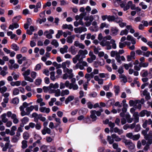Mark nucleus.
<instances>
[{
    "label": "nucleus",
    "mask_w": 152,
    "mask_h": 152,
    "mask_svg": "<svg viewBox=\"0 0 152 152\" xmlns=\"http://www.w3.org/2000/svg\"><path fill=\"white\" fill-rule=\"evenodd\" d=\"M118 73L120 74H121L124 72V71L122 66H121L119 68L118 70Z\"/></svg>",
    "instance_id": "nucleus-51"
},
{
    "label": "nucleus",
    "mask_w": 152,
    "mask_h": 152,
    "mask_svg": "<svg viewBox=\"0 0 152 152\" xmlns=\"http://www.w3.org/2000/svg\"><path fill=\"white\" fill-rule=\"evenodd\" d=\"M8 73V72H7L5 71L4 70H2L0 72V74L2 76L4 77Z\"/></svg>",
    "instance_id": "nucleus-38"
},
{
    "label": "nucleus",
    "mask_w": 152,
    "mask_h": 152,
    "mask_svg": "<svg viewBox=\"0 0 152 152\" xmlns=\"http://www.w3.org/2000/svg\"><path fill=\"white\" fill-rule=\"evenodd\" d=\"M115 20V17L113 15H109L108 17L107 20L108 21H114Z\"/></svg>",
    "instance_id": "nucleus-22"
},
{
    "label": "nucleus",
    "mask_w": 152,
    "mask_h": 152,
    "mask_svg": "<svg viewBox=\"0 0 152 152\" xmlns=\"http://www.w3.org/2000/svg\"><path fill=\"white\" fill-rule=\"evenodd\" d=\"M133 135L132 133H129L126 134V136L131 139H132Z\"/></svg>",
    "instance_id": "nucleus-60"
},
{
    "label": "nucleus",
    "mask_w": 152,
    "mask_h": 152,
    "mask_svg": "<svg viewBox=\"0 0 152 152\" xmlns=\"http://www.w3.org/2000/svg\"><path fill=\"white\" fill-rule=\"evenodd\" d=\"M74 99V97L73 96H69L66 99L65 103L67 104L70 101H72Z\"/></svg>",
    "instance_id": "nucleus-5"
},
{
    "label": "nucleus",
    "mask_w": 152,
    "mask_h": 152,
    "mask_svg": "<svg viewBox=\"0 0 152 152\" xmlns=\"http://www.w3.org/2000/svg\"><path fill=\"white\" fill-rule=\"evenodd\" d=\"M114 88L115 89L114 90V92L115 94V95H118V94L120 91V87L118 86H115Z\"/></svg>",
    "instance_id": "nucleus-14"
},
{
    "label": "nucleus",
    "mask_w": 152,
    "mask_h": 152,
    "mask_svg": "<svg viewBox=\"0 0 152 152\" xmlns=\"http://www.w3.org/2000/svg\"><path fill=\"white\" fill-rule=\"evenodd\" d=\"M6 113H4L1 116L2 121L4 123H6L8 120L7 118L6 117Z\"/></svg>",
    "instance_id": "nucleus-9"
},
{
    "label": "nucleus",
    "mask_w": 152,
    "mask_h": 152,
    "mask_svg": "<svg viewBox=\"0 0 152 152\" xmlns=\"http://www.w3.org/2000/svg\"><path fill=\"white\" fill-rule=\"evenodd\" d=\"M119 30L116 27H111L110 29V34L113 36L117 35Z\"/></svg>",
    "instance_id": "nucleus-2"
},
{
    "label": "nucleus",
    "mask_w": 152,
    "mask_h": 152,
    "mask_svg": "<svg viewBox=\"0 0 152 152\" xmlns=\"http://www.w3.org/2000/svg\"><path fill=\"white\" fill-rule=\"evenodd\" d=\"M120 57H121L120 55L118 53H117L116 55L115 59L118 62L120 63V64H121V61L120 59Z\"/></svg>",
    "instance_id": "nucleus-28"
},
{
    "label": "nucleus",
    "mask_w": 152,
    "mask_h": 152,
    "mask_svg": "<svg viewBox=\"0 0 152 152\" xmlns=\"http://www.w3.org/2000/svg\"><path fill=\"white\" fill-rule=\"evenodd\" d=\"M12 48L15 51H17V50H18V48L16 44H12Z\"/></svg>",
    "instance_id": "nucleus-48"
},
{
    "label": "nucleus",
    "mask_w": 152,
    "mask_h": 152,
    "mask_svg": "<svg viewBox=\"0 0 152 152\" xmlns=\"http://www.w3.org/2000/svg\"><path fill=\"white\" fill-rule=\"evenodd\" d=\"M83 121L85 123H90L91 122V120L89 117L84 118V119H83Z\"/></svg>",
    "instance_id": "nucleus-31"
},
{
    "label": "nucleus",
    "mask_w": 152,
    "mask_h": 152,
    "mask_svg": "<svg viewBox=\"0 0 152 152\" xmlns=\"http://www.w3.org/2000/svg\"><path fill=\"white\" fill-rule=\"evenodd\" d=\"M20 111H21V115L22 116H24L25 115H29V113H28L26 112L24 110V109L23 108V107L20 106Z\"/></svg>",
    "instance_id": "nucleus-7"
},
{
    "label": "nucleus",
    "mask_w": 152,
    "mask_h": 152,
    "mask_svg": "<svg viewBox=\"0 0 152 152\" xmlns=\"http://www.w3.org/2000/svg\"><path fill=\"white\" fill-rule=\"evenodd\" d=\"M29 137V134L27 132H24L23 134V137L25 140H28Z\"/></svg>",
    "instance_id": "nucleus-17"
},
{
    "label": "nucleus",
    "mask_w": 152,
    "mask_h": 152,
    "mask_svg": "<svg viewBox=\"0 0 152 152\" xmlns=\"http://www.w3.org/2000/svg\"><path fill=\"white\" fill-rule=\"evenodd\" d=\"M42 137L39 135L37 134H35L34 135V139L35 140L40 139Z\"/></svg>",
    "instance_id": "nucleus-53"
},
{
    "label": "nucleus",
    "mask_w": 152,
    "mask_h": 152,
    "mask_svg": "<svg viewBox=\"0 0 152 152\" xmlns=\"http://www.w3.org/2000/svg\"><path fill=\"white\" fill-rule=\"evenodd\" d=\"M140 137V135L139 134L135 135L133 136L132 139L134 140H137L139 139Z\"/></svg>",
    "instance_id": "nucleus-26"
},
{
    "label": "nucleus",
    "mask_w": 152,
    "mask_h": 152,
    "mask_svg": "<svg viewBox=\"0 0 152 152\" xmlns=\"http://www.w3.org/2000/svg\"><path fill=\"white\" fill-rule=\"evenodd\" d=\"M23 14L25 15H26L29 13V11L27 9L24 10H23Z\"/></svg>",
    "instance_id": "nucleus-57"
},
{
    "label": "nucleus",
    "mask_w": 152,
    "mask_h": 152,
    "mask_svg": "<svg viewBox=\"0 0 152 152\" xmlns=\"http://www.w3.org/2000/svg\"><path fill=\"white\" fill-rule=\"evenodd\" d=\"M134 129V131L135 132H138L140 131V129L141 127L140 124H137L136 126H135Z\"/></svg>",
    "instance_id": "nucleus-25"
},
{
    "label": "nucleus",
    "mask_w": 152,
    "mask_h": 152,
    "mask_svg": "<svg viewBox=\"0 0 152 152\" xmlns=\"http://www.w3.org/2000/svg\"><path fill=\"white\" fill-rule=\"evenodd\" d=\"M10 2L11 3H13L14 5H16L18 2V0H10Z\"/></svg>",
    "instance_id": "nucleus-56"
},
{
    "label": "nucleus",
    "mask_w": 152,
    "mask_h": 152,
    "mask_svg": "<svg viewBox=\"0 0 152 152\" xmlns=\"http://www.w3.org/2000/svg\"><path fill=\"white\" fill-rule=\"evenodd\" d=\"M27 49L26 47H23L21 50V52L23 53H24L27 52Z\"/></svg>",
    "instance_id": "nucleus-59"
},
{
    "label": "nucleus",
    "mask_w": 152,
    "mask_h": 152,
    "mask_svg": "<svg viewBox=\"0 0 152 152\" xmlns=\"http://www.w3.org/2000/svg\"><path fill=\"white\" fill-rule=\"evenodd\" d=\"M146 110H142L139 113V115L140 117H143L145 115Z\"/></svg>",
    "instance_id": "nucleus-30"
},
{
    "label": "nucleus",
    "mask_w": 152,
    "mask_h": 152,
    "mask_svg": "<svg viewBox=\"0 0 152 152\" xmlns=\"http://www.w3.org/2000/svg\"><path fill=\"white\" fill-rule=\"evenodd\" d=\"M42 79L41 78L37 79L35 80V84L36 85L39 86L40 85L42 82Z\"/></svg>",
    "instance_id": "nucleus-23"
},
{
    "label": "nucleus",
    "mask_w": 152,
    "mask_h": 152,
    "mask_svg": "<svg viewBox=\"0 0 152 152\" xmlns=\"http://www.w3.org/2000/svg\"><path fill=\"white\" fill-rule=\"evenodd\" d=\"M130 140H127L125 139H123L122 140V142L125 144L126 145H127L129 144V142L130 141Z\"/></svg>",
    "instance_id": "nucleus-39"
},
{
    "label": "nucleus",
    "mask_w": 152,
    "mask_h": 152,
    "mask_svg": "<svg viewBox=\"0 0 152 152\" xmlns=\"http://www.w3.org/2000/svg\"><path fill=\"white\" fill-rule=\"evenodd\" d=\"M151 52L149 51H148L146 53L145 52H144L143 55L144 56H145L147 57H148L149 56Z\"/></svg>",
    "instance_id": "nucleus-58"
},
{
    "label": "nucleus",
    "mask_w": 152,
    "mask_h": 152,
    "mask_svg": "<svg viewBox=\"0 0 152 152\" xmlns=\"http://www.w3.org/2000/svg\"><path fill=\"white\" fill-rule=\"evenodd\" d=\"M43 91L45 93H47L48 91H49L50 89L49 87H46V86H44L43 87Z\"/></svg>",
    "instance_id": "nucleus-46"
},
{
    "label": "nucleus",
    "mask_w": 152,
    "mask_h": 152,
    "mask_svg": "<svg viewBox=\"0 0 152 152\" xmlns=\"http://www.w3.org/2000/svg\"><path fill=\"white\" fill-rule=\"evenodd\" d=\"M17 137H18V133H17V135H16V136H14L13 139H12V140L14 142H17L18 141V138Z\"/></svg>",
    "instance_id": "nucleus-41"
},
{
    "label": "nucleus",
    "mask_w": 152,
    "mask_h": 152,
    "mask_svg": "<svg viewBox=\"0 0 152 152\" xmlns=\"http://www.w3.org/2000/svg\"><path fill=\"white\" fill-rule=\"evenodd\" d=\"M97 95V93L96 92L93 91L88 94V96L90 97H95Z\"/></svg>",
    "instance_id": "nucleus-24"
},
{
    "label": "nucleus",
    "mask_w": 152,
    "mask_h": 152,
    "mask_svg": "<svg viewBox=\"0 0 152 152\" xmlns=\"http://www.w3.org/2000/svg\"><path fill=\"white\" fill-rule=\"evenodd\" d=\"M128 148L129 150L131 151H132V150H134L135 147L134 145L132 142L131 140L129 142V144L127 145Z\"/></svg>",
    "instance_id": "nucleus-4"
},
{
    "label": "nucleus",
    "mask_w": 152,
    "mask_h": 152,
    "mask_svg": "<svg viewBox=\"0 0 152 152\" xmlns=\"http://www.w3.org/2000/svg\"><path fill=\"white\" fill-rule=\"evenodd\" d=\"M148 63H142L141 62L139 66L140 67H147L148 66Z\"/></svg>",
    "instance_id": "nucleus-27"
},
{
    "label": "nucleus",
    "mask_w": 152,
    "mask_h": 152,
    "mask_svg": "<svg viewBox=\"0 0 152 152\" xmlns=\"http://www.w3.org/2000/svg\"><path fill=\"white\" fill-rule=\"evenodd\" d=\"M90 117L92 119V121H96L97 118L95 115H90Z\"/></svg>",
    "instance_id": "nucleus-40"
},
{
    "label": "nucleus",
    "mask_w": 152,
    "mask_h": 152,
    "mask_svg": "<svg viewBox=\"0 0 152 152\" xmlns=\"http://www.w3.org/2000/svg\"><path fill=\"white\" fill-rule=\"evenodd\" d=\"M32 23V20L30 18H27L26 23L28 24L29 25L31 24Z\"/></svg>",
    "instance_id": "nucleus-64"
},
{
    "label": "nucleus",
    "mask_w": 152,
    "mask_h": 152,
    "mask_svg": "<svg viewBox=\"0 0 152 152\" xmlns=\"http://www.w3.org/2000/svg\"><path fill=\"white\" fill-rule=\"evenodd\" d=\"M86 15V12H83L82 13H81L80 15L79 16L80 18V19H83L84 16H85Z\"/></svg>",
    "instance_id": "nucleus-54"
},
{
    "label": "nucleus",
    "mask_w": 152,
    "mask_h": 152,
    "mask_svg": "<svg viewBox=\"0 0 152 152\" xmlns=\"http://www.w3.org/2000/svg\"><path fill=\"white\" fill-rule=\"evenodd\" d=\"M12 103L15 104H17L19 102L18 99L17 98H15L12 100Z\"/></svg>",
    "instance_id": "nucleus-42"
},
{
    "label": "nucleus",
    "mask_w": 152,
    "mask_h": 152,
    "mask_svg": "<svg viewBox=\"0 0 152 152\" xmlns=\"http://www.w3.org/2000/svg\"><path fill=\"white\" fill-rule=\"evenodd\" d=\"M30 70L29 69H27L26 71L23 72L22 73V75L24 76V77L27 76L30 73Z\"/></svg>",
    "instance_id": "nucleus-20"
},
{
    "label": "nucleus",
    "mask_w": 152,
    "mask_h": 152,
    "mask_svg": "<svg viewBox=\"0 0 152 152\" xmlns=\"http://www.w3.org/2000/svg\"><path fill=\"white\" fill-rule=\"evenodd\" d=\"M117 53H118L117 51H112L110 53L111 56L112 57H114L115 56H116Z\"/></svg>",
    "instance_id": "nucleus-34"
},
{
    "label": "nucleus",
    "mask_w": 152,
    "mask_h": 152,
    "mask_svg": "<svg viewBox=\"0 0 152 152\" xmlns=\"http://www.w3.org/2000/svg\"><path fill=\"white\" fill-rule=\"evenodd\" d=\"M21 121L22 123L26 124L28 121L29 118L27 117H25L21 120Z\"/></svg>",
    "instance_id": "nucleus-21"
},
{
    "label": "nucleus",
    "mask_w": 152,
    "mask_h": 152,
    "mask_svg": "<svg viewBox=\"0 0 152 152\" xmlns=\"http://www.w3.org/2000/svg\"><path fill=\"white\" fill-rule=\"evenodd\" d=\"M57 115L59 117H61L63 115V113L61 111H59L57 112Z\"/></svg>",
    "instance_id": "nucleus-62"
},
{
    "label": "nucleus",
    "mask_w": 152,
    "mask_h": 152,
    "mask_svg": "<svg viewBox=\"0 0 152 152\" xmlns=\"http://www.w3.org/2000/svg\"><path fill=\"white\" fill-rule=\"evenodd\" d=\"M78 111V110L76 109L72 111L71 113V115L73 116L75 115L77 113Z\"/></svg>",
    "instance_id": "nucleus-63"
},
{
    "label": "nucleus",
    "mask_w": 152,
    "mask_h": 152,
    "mask_svg": "<svg viewBox=\"0 0 152 152\" xmlns=\"http://www.w3.org/2000/svg\"><path fill=\"white\" fill-rule=\"evenodd\" d=\"M109 126L111 128H113L115 126V124L114 123H113L110 121L108 124Z\"/></svg>",
    "instance_id": "nucleus-52"
},
{
    "label": "nucleus",
    "mask_w": 152,
    "mask_h": 152,
    "mask_svg": "<svg viewBox=\"0 0 152 152\" xmlns=\"http://www.w3.org/2000/svg\"><path fill=\"white\" fill-rule=\"evenodd\" d=\"M7 88L5 86H4L2 88H0V91L1 93H3L7 90Z\"/></svg>",
    "instance_id": "nucleus-36"
},
{
    "label": "nucleus",
    "mask_w": 152,
    "mask_h": 152,
    "mask_svg": "<svg viewBox=\"0 0 152 152\" xmlns=\"http://www.w3.org/2000/svg\"><path fill=\"white\" fill-rule=\"evenodd\" d=\"M36 75L37 73L36 72L34 71H32L31 72V77L33 79H35L36 78Z\"/></svg>",
    "instance_id": "nucleus-45"
},
{
    "label": "nucleus",
    "mask_w": 152,
    "mask_h": 152,
    "mask_svg": "<svg viewBox=\"0 0 152 152\" xmlns=\"http://www.w3.org/2000/svg\"><path fill=\"white\" fill-rule=\"evenodd\" d=\"M75 37V36L74 35L68 36L67 38V42L68 43H72L73 42L72 39H74Z\"/></svg>",
    "instance_id": "nucleus-8"
},
{
    "label": "nucleus",
    "mask_w": 152,
    "mask_h": 152,
    "mask_svg": "<svg viewBox=\"0 0 152 152\" xmlns=\"http://www.w3.org/2000/svg\"><path fill=\"white\" fill-rule=\"evenodd\" d=\"M34 109V106L33 105H31L30 107H27L26 109L27 112L30 114V112L33 110Z\"/></svg>",
    "instance_id": "nucleus-16"
},
{
    "label": "nucleus",
    "mask_w": 152,
    "mask_h": 152,
    "mask_svg": "<svg viewBox=\"0 0 152 152\" xmlns=\"http://www.w3.org/2000/svg\"><path fill=\"white\" fill-rule=\"evenodd\" d=\"M126 46L125 44L124 43L120 42L119 43V47L120 48H123Z\"/></svg>",
    "instance_id": "nucleus-55"
},
{
    "label": "nucleus",
    "mask_w": 152,
    "mask_h": 152,
    "mask_svg": "<svg viewBox=\"0 0 152 152\" xmlns=\"http://www.w3.org/2000/svg\"><path fill=\"white\" fill-rule=\"evenodd\" d=\"M51 44L55 46L56 48H57L58 46V43L56 39H53L51 42Z\"/></svg>",
    "instance_id": "nucleus-18"
},
{
    "label": "nucleus",
    "mask_w": 152,
    "mask_h": 152,
    "mask_svg": "<svg viewBox=\"0 0 152 152\" xmlns=\"http://www.w3.org/2000/svg\"><path fill=\"white\" fill-rule=\"evenodd\" d=\"M129 104L130 107H132L133 106H135L134 102L133 100H129Z\"/></svg>",
    "instance_id": "nucleus-50"
},
{
    "label": "nucleus",
    "mask_w": 152,
    "mask_h": 152,
    "mask_svg": "<svg viewBox=\"0 0 152 152\" xmlns=\"http://www.w3.org/2000/svg\"><path fill=\"white\" fill-rule=\"evenodd\" d=\"M58 85L57 83H56L54 85L53 83H50L49 85V88H54L55 89L57 88L58 87Z\"/></svg>",
    "instance_id": "nucleus-11"
},
{
    "label": "nucleus",
    "mask_w": 152,
    "mask_h": 152,
    "mask_svg": "<svg viewBox=\"0 0 152 152\" xmlns=\"http://www.w3.org/2000/svg\"><path fill=\"white\" fill-rule=\"evenodd\" d=\"M19 92V90L18 88H15L14 89L13 91V94L14 95H18Z\"/></svg>",
    "instance_id": "nucleus-44"
},
{
    "label": "nucleus",
    "mask_w": 152,
    "mask_h": 152,
    "mask_svg": "<svg viewBox=\"0 0 152 152\" xmlns=\"http://www.w3.org/2000/svg\"><path fill=\"white\" fill-rule=\"evenodd\" d=\"M24 77L25 79L27 81L30 82H33V80L29 76H27Z\"/></svg>",
    "instance_id": "nucleus-35"
},
{
    "label": "nucleus",
    "mask_w": 152,
    "mask_h": 152,
    "mask_svg": "<svg viewBox=\"0 0 152 152\" xmlns=\"http://www.w3.org/2000/svg\"><path fill=\"white\" fill-rule=\"evenodd\" d=\"M112 138L114 139L116 142H119L121 140V139L117 136L115 134H113L111 135Z\"/></svg>",
    "instance_id": "nucleus-6"
},
{
    "label": "nucleus",
    "mask_w": 152,
    "mask_h": 152,
    "mask_svg": "<svg viewBox=\"0 0 152 152\" xmlns=\"http://www.w3.org/2000/svg\"><path fill=\"white\" fill-rule=\"evenodd\" d=\"M111 138H112V137H110L109 136H107V140L109 142V144H113L114 141V139L113 138L112 139Z\"/></svg>",
    "instance_id": "nucleus-19"
},
{
    "label": "nucleus",
    "mask_w": 152,
    "mask_h": 152,
    "mask_svg": "<svg viewBox=\"0 0 152 152\" xmlns=\"http://www.w3.org/2000/svg\"><path fill=\"white\" fill-rule=\"evenodd\" d=\"M11 118L13 120V122L15 124L18 123V120L16 118V116L14 114H12L11 117Z\"/></svg>",
    "instance_id": "nucleus-13"
},
{
    "label": "nucleus",
    "mask_w": 152,
    "mask_h": 152,
    "mask_svg": "<svg viewBox=\"0 0 152 152\" xmlns=\"http://www.w3.org/2000/svg\"><path fill=\"white\" fill-rule=\"evenodd\" d=\"M10 84L12 86H19V81H17L16 82H12L10 83Z\"/></svg>",
    "instance_id": "nucleus-32"
},
{
    "label": "nucleus",
    "mask_w": 152,
    "mask_h": 152,
    "mask_svg": "<svg viewBox=\"0 0 152 152\" xmlns=\"http://www.w3.org/2000/svg\"><path fill=\"white\" fill-rule=\"evenodd\" d=\"M122 21L123 20L121 18H118V16H117V17L116 18H115V20L114 21L117 23H119Z\"/></svg>",
    "instance_id": "nucleus-33"
},
{
    "label": "nucleus",
    "mask_w": 152,
    "mask_h": 152,
    "mask_svg": "<svg viewBox=\"0 0 152 152\" xmlns=\"http://www.w3.org/2000/svg\"><path fill=\"white\" fill-rule=\"evenodd\" d=\"M87 104L88 106V107L90 109H91L92 108L93 105L91 104V102H89L87 103Z\"/></svg>",
    "instance_id": "nucleus-47"
},
{
    "label": "nucleus",
    "mask_w": 152,
    "mask_h": 152,
    "mask_svg": "<svg viewBox=\"0 0 152 152\" xmlns=\"http://www.w3.org/2000/svg\"><path fill=\"white\" fill-rule=\"evenodd\" d=\"M128 30L126 29H125V30H122L121 31L120 35H123L124 34L126 35L128 34Z\"/></svg>",
    "instance_id": "nucleus-29"
},
{
    "label": "nucleus",
    "mask_w": 152,
    "mask_h": 152,
    "mask_svg": "<svg viewBox=\"0 0 152 152\" xmlns=\"http://www.w3.org/2000/svg\"><path fill=\"white\" fill-rule=\"evenodd\" d=\"M69 93V91L68 89H66L65 90H62L61 93V95L63 96L65 95H68Z\"/></svg>",
    "instance_id": "nucleus-12"
},
{
    "label": "nucleus",
    "mask_w": 152,
    "mask_h": 152,
    "mask_svg": "<svg viewBox=\"0 0 152 152\" xmlns=\"http://www.w3.org/2000/svg\"><path fill=\"white\" fill-rule=\"evenodd\" d=\"M78 54H80L82 55L81 58H85L86 57L85 55L87 54H88V51L86 50H80L78 52Z\"/></svg>",
    "instance_id": "nucleus-3"
},
{
    "label": "nucleus",
    "mask_w": 152,
    "mask_h": 152,
    "mask_svg": "<svg viewBox=\"0 0 152 152\" xmlns=\"http://www.w3.org/2000/svg\"><path fill=\"white\" fill-rule=\"evenodd\" d=\"M148 123V120H145L142 125V126L144 128H146Z\"/></svg>",
    "instance_id": "nucleus-61"
},
{
    "label": "nucleus",
    "mask_w": 152,
    "mask_h": 152,
    "mask_svg": "<svg viewBox=\"0 0 152 152\" xmlns=\"http://www.w3.org/2000/svg\"><path fill=\"white\" fill-rule=\"evenodd\" d=\"M41 65L40 64H38L35 66L34 70L35 71L39 70L41 69Z\"/></svg>",
    "instance_id": "nucleus-37"
},
{
    "label": "nucleus",
    "mask_w": 152,
    "mask_h": 152,
    "mask_svg": "<svg viewBox=\"0 0 152 152\" xmlns=\"http://www.w3.org/2000/svg\"><path fill=\"white\" fill-rule=\"evenodd\" d=\"M27 141L26 140H23L22 142V148L23 149H25L27 147Z\"/></svg>",
    "instance_id": "nucleus-15"
},
{
    "label": "nucleus",
    "mask_w": 152,
    "mask_h": 152,
    "mask_svg": "<svg viewBox=\"0 0 152 152\" xmlns=\"http://www.w3.org/2000/svg\"><path fill=\"white\" fill-rule=\"evenodd\" d=\"M55 96H60L61 94V91L59 89H57L56 90V92L55 93Z\"/></svg>",
    "instance_id": "nucleus-43"
},
{
    "label": "nucleus",
    "mask_w": 152,
    "mask_h": 152,
    "mask_svg": "<svg viewBox=\"0 0 152 152\" xmlns=\"http://www.w3.org/2000/svg\"><path fill=\"white\" fill-rule=\"evenodd\" d=\"M105 148L103 147H99L98 149V151L99 152H105Z\"/></svg>",
    "instance_id": "nucleus-49"
},
{
    "label": "nucleus",
    "mask_w": 152,
    "mask_h": 152,
    "mask_svg": "<svg viewBox=\"0 0 152 152\" xmlns=\"http://www.w3.org/2000/svg\"><path fill=\"white\" fill-rule=\"evenodd\" d=\"M144 138L148 141V144L151 145L152 143V132L150 131L144 137Z\"/></svg>",
    "instance_id": "nucleus-1"
},
{
    "label": "nucleus",
    "mask_w": 152,
    "mask_h": 152,
    "mask_svg": "<svg viewBox=\"0 0 152 152\" xmlns=\"http://www.w3.org/2000/svg\"><path fill=\"white\" fill-rule=\"evenodd\" d=\"M19 25L18 24L16 23H15L12 24L10 25L9 27V29L13 30L14 28H17L18 27Z\"/></svg>",
    "instance_id": "nucleus-10"
}]
</instances>
